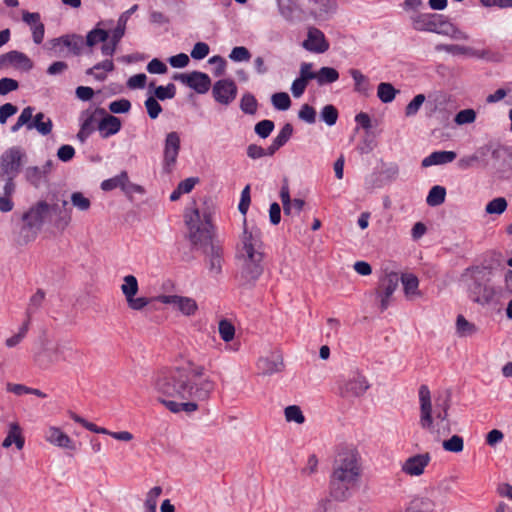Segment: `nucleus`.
<instances>
[{
	"instance_id": "obj_1",
	"label": "nucleus",
	"mask_w": 512,
	"mask_h": 512,
	"mask_svg": "<svg viewBox=\"0 0 512 512\" xmlns=\"http://www.w3.org/2000/svg\"><path fill=\"white\" fill-rule=\"evenodd\" d=\"M154 388L161 395L171 398H159L170 412H192V370L189 366L158 373Z\"/></svg>"
},
{
	"instance_id": "obj_2",
	"label": "nucleus",
	"mask_w": 512,
	"mask_h": 512,
	"mask_svg": "<svg viewBox=\"0 0 512 512\" xmlns=\"http://www.w3.org/2000/svg\"><path fill=\"white\" fill-rule=\"evenodd\" d=\"M194 250L203 254L210 275L216 277L222 272L224 250L210 212L200 214L194 209Z\"/></svg>"
},
{
	"instance_id": "obj_3",
	"label": "nucleus",
	"mask_w": 512,
	"mask_h": 512,
	"mask_svg": "<svg viewBox=\"0 0 512 512\" xmlns=\"http://www.w3.org/2000/svg\"><path fill=\"white\" fill-rule=\"evenodd\" d=\"M362 473L360 456L355 449L341 450L334 462L330 478V494L338 501L351 496V490L358 485Z\"/></svg>"
},
{
	"instance_id": "obj_4",
	"label": "nucleus",
	"mask_w": 512,
	"mask_h": 512,
	"mask_svg": "<svg viewBox=\"0 0 512 512\" xmlns=\"http://www.w3.org/2000/svg\"><path fill=\"white\" fill-rule=\"evenodd\" d=\"M262 233L256 226L249 227L244 219V228L237 248L240 275L245 283L255 282L262 274Z\"/></svg>"
},
{
	"instance_id": "obj_5",
	"label": "nucleus",
	"mask_w": 512,
	"mask_h": 512,
	"mask_svg": "<svg viewBox=\"0 0 512 512\" xmlns=\"http://www.w3.org/2000/svg\"><path fill=\"white\" fill-rule=\"evenodd\" d=\"M419 402H420V426L433 433V432H450V425L448 421V410L450 407L449 397H447L441 404L436 405L434 423L432 416V403L430 390L426 385H421L419 388Z\"/></svg>"
},
{
	"instance_id": "obj_6",
	"label": "nucleus",
	"mask_w": 512,
	"mask_h": 512,
	"mask_svg": "<svg viewBox=\"0 0 512 512\" xmlns=\"http://www.w3.org/2000/svg\"><path fill=\"white\" fill-rule=\"evenodd\" d=\"M48 216H50V204L45 200L36 202L22 215L24 224L21 227L20 236L25 243L36 238Z\"/></svg>"
},
{
	"instance_id": "obj_7",
	"label": "nucleus",
	"mask_w": 512,
	"mask_h": 512,
	"mask_svg": "<svg viewBox=\"0 0 512 512\" xmlns=\"http://www.w3.org/2000/svg\"><path fill=\"white\" fill-rule=\"evenodd\" d=\"M25 158L26 153L19 146H13L5 150L0 156V179L4 178L5 175L17 177Z\"/></svg>"
},
{
	"instance_id": "obj_8",
	"label": "nucleus",
	"mask_w": 512,
	"mask_h": 512,
	"mask_svg": "<svg viewBox=\"0 0 512 512\" xmlns=\"http://www.w3.org/2000/svg\"><path fill=\"white\" fill-rule=\"evenodd\" d=\"M399 276L396 272L385 271L379 278L375 294L380 302L381 311H385L391 303V298L398 288Z\"/></svg>"
},
{
	"instance_id": "obj_9",
	"label": "nucleus",
	"mask_w": 512,
	"mask_h": 512,
	"mask_svg": "<svg viewBox=\"0 0 512 512\" xmlns=\"http://www.w3.org/2000/svg\"><path fill=\"white\" fill-rule=\"evenodd\" d=\"M413 28L417 31H427L436 34L447 33L443 31L446 17L441 14L422 13L411 18Z\"/></svg>"
},
{
	"instance_id": "obj_10",
	"label": "nucleus",
	"mask_w": 512,
	"mask_h": 512,
	"mask_svg": "<svg viewBox=\"0 0 512 512\" xmlns=\"http://www.w3.org/2000/svg\"><path fill=\"white\" fill-rule=\"evenodd\" d=\"M501 298V289L491 285L477 283L471 290V299L482 306L497 305Z\"/></svg>"
},
{
	"instance_id": "obj_11",
	"label": "nucleus",
	"mask_w": 512,
	"mask_h": 512,
	"mask_svg": "<svg viewBox=\"0 0 512 512\" xmlns=\"http://www.w3.org/2000/svg\"><path fill=\"white\" fill-rule=\"evenodd\" d=\"M238 88L231 79H220L212 87V95L216 102L228 106L237 97Z\"/></svg>"
},
{
	"instance_id": "obj_12",
	"label": "nucleus",
	"mask_w": 512,
	"mask_h": 512,
	"mask_svg": "<svg viewBox=\"0 0 512 512\" xmlns=\"http://www.w3.org/2000/svg\"><path fill=\"white\" fill-rule=\"evenodd\" d=\"M369 388V383L362 374L355 372L348 379L341 381L340 393L344 397L362 396Z\"/></svg>"
},
{
	"instance_id": "obj_13",
	"label": "nucleus",
	"mask_w": 512,
	"mask_h": 512,
	"mask_svg": "<svg viewBox=\"0 0 512 512\" xmlns=\"http://www.w3.org/2000/svg\"><path fill=\"white\" fill-rule=\"evenodd\" d=\"M308 14L316 21H326L336 14L337 0H309Z\"/></svg>"
},
{
	"instance_id": "obj_14",
	"label": "nucleus",
	"mask_w": 512,
	"mask_h": 512,
	"mask_svg": "<svg viewBox=\"0 0 512 512\" xmlns=\"http://www.w3.org/2000/svg\"><path fill=\"white\" fill-rule=\"evenodd\" d=\"M180 150V137L177 132L167 134L163 152V169L169 173L176 163V159Z\"/></svg>"
},
{
	"instance_id": "obj_15",
	"label": "nucleus",
	"mask_w": 512,
	"mask_h": 512,
	"mask_svg": "<svg viewBox=\"0 0 512 512\" xmlns=\"http://www.w3.org/2000/svg\"><path fill=\"white\" fill-rule=\"evenodd\" d=\"M95 113L102 117L98 122L97 128L103 139L109 138L121 130L122 122L118 117L108 114L106 110L101 107L96 108Z\"/></svg>"
},
{
	"instance_id": "obj_16",
	"label": "nucleus",
	"mask_w": 512,
	"mask_h": 512,
	"mask_svg": "<svg viewBox=\"0 0 512 512\" xmlns=\"http://www.w3.org/2000/svg\"><path fill=\"white\" fill-rule=\"evenodd\" d=\"M214 389V382L204 368L194 367V398L205 400Z\"/></svg>"
},
{
	"instance_id": "obj_17",
	"label": "nucleus",
	"mask_w": 512,
	"mask_h": 512,
	"mask_svg": "<svg viewBox=\"0 0 512 512\" xmlns=\"http://www.w3.org/2000/svg\"><path fill=\"white\" fill-rule=\"evenodd\" d=\"M66 361L65 347L56 345L46 348L35 357L36 364L42 369H49L51 366Z\"/></svg>"
},
{
	"instance_id": "obj_18",
	"label": "nucleus",
	"mask_w": 512,
	"mask_h": 512,
	"mask_svg": "<svg viewBox=\"0 0 512 512\" xmlns=\"http://www.w3.org/2000/svg\"><path fill=\"white\" fill-rule=\"evenodd\" d=\"M257 368L259 373L265 376L279 373L284 368L283 357L278 351L270 352L258 359Z\"/></svg>"
},
{
	"instance_id": "obj_19",
	"label": "nucleus",
	"mask_w": 512,
	"mask_h": 512,
	"mask_svg": "<svg viewBox=\"0 0 512 512\" xmlns=\"http://www.w3.org/2000/svg\"><path fill=\"white\" fill-rule=\"evenodd\" d=\"M431 457L429 453L416 454L407 458L402 466L401 470L404 474L417 477L424 473L425 468L430 463Z\"/></svg>"
},
{
	"instance_id": "obj_20",
	"label": "nucleus",
	"mask_w": 512,
	"mask_h": 512,
	"mask_svg": "<svg viewBox=\"0 0 512 512\" xmlns=\"http://www.w3.org/2000/svg\"><path fill=\"white\" fill-rule=\"evenodd\" d=\"M303 47L314 53H324L329 49L324 33L318 28H309L307 38L303 42Z\"/></svg>"
},
{
	"instance_id": "obj_21",
	"label": "nucleus",
	"mask_w": 512,
	"mask_h": 512,
	"mask_svg": "<svg viewBox=\"0 0 512 512\" xmlns=\"http://www.w3.org/2000/svg\"><path fill=\"white\" fill-rule=\"evenodd\" d=\"M100 187L103 191H111L118 187H120L123 191L140 192L142 190L141 186L131 184L129 182L128 174L126 171H122L119 175L102 181Z\"/></svg>"
},
{
	"instance_id": "obj_22",
	"label": "nucleus",
	"mask_w": 512,
	"mask_h": 512,
	"mask_svg": "<svg viewBox=\"0 0 512 512\" xmlns=\"http://www.w3.org/2000/svg\"><path fill=\"white\" fill-rule=\"evenodd\" d=\"M68 201L63 200L62 205L53 204L50 205V215H54L55 219L53 225L59 230H64L71 222V210L67 209Z\"/></svg>"
},
{
	"instance_id": "obj_23",
	"label": "nucleus",
	"mask_w": 512,
	"mask_h": 512,
	"mask_svg": "<svg viewBox=\"0 0 512 512\" xmlns=\"http://www.w3.org/2000/svg\"><path fill=\"white\" fill-rule=\"evenodd\" d=\"M96 116H99L94 111L85 110L81 113L80 119V130L77 133V139L81 143H85L88 137L94 132L95 130V122H96Z\"/></svg>"
},
{
	"instance_id": "obj_24",
	"label": "nucleus",
	"mask_w": 512,
	"mask_h": 512,
	"mask_svg": "<svg viewBox=\"0 0 512 512\" xmlns=\"http://www.w3.org/2000/svg\"><path fill=\"white\" fill-rule=\"evenodd\" d=\"M156 300L163 304H171L184 315L192 313V302L188 297H181L177 295H159Z\"/></svg>"
},
{
	"instance_id": "obj_25",
	"label": "nucleus",
	"mask_w": 512,
	"mask_h": 512,
	"mask_svg": "<svg viewBox=\"0 0 512 512\" xmlns=\"http://www.w3.org/2000/svg\"><path fill=\"white\" fill-rule=\"evenodd\" d=\"M457 154L454 151H435L422 160V167L434 165H443L451 163L456 159Z\"/></svg>"
},
{
	"instance_id": "obj_26",
	"label": "nucleus",
	"mask_w": 512,
	"mask_h": 512,
	"mask_svg": "<svg viewBox=\"0 0 512 512\" xmlns=\"http://www.w3.org/2000/svg\"><path fill=\"white\" fill-rule=\"evenodd\" d=\"M47 441L51 444L56 445L61 448H66L69 450L75 449V444L72 439L62 432L59 428L51 427L46 436Z\"/></svg>"
},
{
	"instance_id": "obj_27",
	"label": "nucleus",
	"mask_w": 512,
	"mask_h": 512,
	"mask_svg": "<svg viewBox=\"0 0 512 512\" xmlns=\"http://www.w3.org/2000/svg\"><path fill=\"white\" fill-rule=\"evenodd\" d=\"M60 43L63 44L65 47L69 48V50L74 55H79L84 46V41H83L82 36L75 35V34L61 36L59 38H54L52 40L53 46H56Z\"/></svg>"
},
{
	"instance_id": "obj_28",
	"label": "nucleus",
	"mask_w": 512,
	"mask_h": 512,
	"mask_svg": "<svg viewBox=\"0 0 512 512\" xmlns=\"http://www.w3.org/2000/svg\"><path fill=\"white\" fill-rule=\"evenodd\" d=\"M12 444H15L18 450L23 449L25 444L21 428L16 422L10 424L8 434L2 442V447L9 448Z\"/></svg>"
},
{
	"instance_id": "obj_29",
	"label": "nucleus",
	"mask_w": 512,
	"mask_h": 512,
	"mask_svg": "<svg viewBox=\"0 0 512 512\" xmlns=\"http://www.w3.org/2000/svg\"><path fill=\"white\" fill-rule=\"evenodd\" d=\"M7 63L14 65H22L27 70L32 68L31 60L24 53L16 50L10 51L0 56V67L4 66Z\"/></svg>"
},
{
	"instance_id": "obj_30",
	"label": "nucleus",
	"mask_w": 512,
	"mask_h": 512,
	"mask_svg": "<svg viewBox=\"0 0 512 512\" xmlns=\"http://www.w3.org/2000/svg\"><path fill=\"white\" fill-rule=\"evenodd\" d=\"M399 280L402 282L404 294L408 299L420 296V291L418 289L419 280L414 274H403Z\"/></svg>"
},
{
	"instance_id": "obj_31",
	"label": "nucleus",
	"mask_w": 512,
	"mask_h": 512,
	"mask_svg": "<svg viewBox=\"0 0 512 512\" xmlns=\"http://www.w3.org/2000/svg\"><path fill=\"white\" fill-rule=\"evenodd\" d=\"M279 14L286 21L292 22L299 10V5L295 0H276Z\"/></svg>"
},
{
	"instance_id": "obj_32",
	"label": "nucleus",
	"mask_w": 512,
	"mask_h": 512,
	"mask_svg": "<svg viewBox=\"0 0 512 512\" xmlns=\"http://www.w3.org/2000/svg\"><path fill=\"white\" fill-rule=\"evenodd\" d=\"M42 112L37 113L33 120H30L28 123V130L36 129L41 135H48L51 133L53 128V123L50 118H46Z\"/></svg>"
},
{
	"instance_id": "obj_33",
	"label": "nucleus",
	"mask_w": 512,
	"mask_h": 512,
	"mask_svg": "<svg viewBox=\"0 0 512 512\" xmlns=\"http://www.w3.org/2000/svg\"><path fill=\"white\" fill-rule=\"evenodd\" d=\"M338 79L339 73L332 67H322L316 72V81L319 86L334 83Z\"/></svg>"
},
{
	"instance_id": "obj_34",
	"label": "nucleus",
	"mask_w": 512,
	"mask_h": 512,
	"mask_svg": "<svg viewBox=\"0 0 512 512\" xmlns=\"http://www.w3.org/2000/svg\"><path fill=\"white\" fill-rule=\"evenodd\" d=\"M25 178L35 188H39L47 181L45 171L40 169L38 166L28 167L25 170Z\"/></svg>"
},
{
	"instance_id": "obj_35",
	"label": "nucleus",
	"mask_w": 512,
	"mask_h": 512,
	"mask_svg": "<svg viewBox=\"0 0 512 512\" xmlns=\"http://www.w3.org/2000/svg\"><path fill=\"white\" fill-rule=\"evenodd\" d=\"M45 299V292L42 289H37V291L30 297L28 306L26 308V317L32 319L33 315L37 313V311L42 306Z\"/></svg>"
},
{
	"instance_id": "obj_36",
	"label": "nucleus",
	"mask_w": 512,
	"mask_h": 512,
	"mask_svg": "<svg viewBox=\"0 0 512 512\" xmlns=\"http://www.w3.org/2000/svg\"><path fill=\"white\" fill-rule=\"evenodd\" d=\"M456 332L459 337H468L477 332V327L463 315H458L456 319Z\"/></svg>"
},
{
	"instance_id": "obj_37",
	"label": "nucleus",
	"mask_w": 512,
	"mask_h": 512,
	"mask_svg": "<svg viewBox=\"0 0 512 512\" xmlns=\"http://www.w3.org/2000/svg\"><path fill=\"white\" fill-rule=\"evenodd\" d=\"M446 189L443 186H433L426 198V202L429 206L435 207L441 205L445 201Z\"/></svg>"
},
{
	"instance_id": "obj_38",
	"label": "nucleus",
	"mask_w": 512,
	"mask_h": 512,
	"mask_svg": "<svg viewBox=\"0 0 512 512\" xmlns=\"http://www.w3.org/2000/svg\"><path fill=\"white\" fill-rule=\"evenodd\" d=\"M139 291V285L137 278L134 275H126L123 278V284L121 285V292L128 299L132 296H136Z\"/></svg>"
},
{
	"instance_id": "obj_39",
	"label": "nucleus",
	"mask_w": 512,
	"mask_h": 512,
	"mask_svg": "<svg viewBox=\"0 0 512 512\" xmlns=\"http://www.w3.org/2000/svg\"><path fill=\"white\" fill-rule=\"evenodd\" d=\"M240 109L245 114L254 115L258 109V102L255 96L249 92L244 93L240 100Z\"/></svg>"
},
{
	"instance_id": "obj_40",
	"label": "nucleus",
	"mask_w": 512,
	"mask_h": 512,
	"mask_svg": "<svg viewBox=\"0 0 512 512\" xmlns=\"http://www.w3.org/2000/svg\"><path fill=\"white\" fill-rule=\"evenodd\" d=\"M397 90L390 83L382 82L378 85L377 96L383 103H390L395 99Z\"/></svg>"
},
{
	"instance_id": "obj_41",
	"label": "nucleus",
	"mask_w": 512,
	"mask_h": 512,
	"mask_svg": "<svg viewBox=\"0 0 512 512\" xmlns=\"http://www.w3.org/2000/svg\"><path fill=\"white\" fill-rule=\"evenodd\" d=\"M409 506L413 512H431L434 508V503L427 497H416L410 502Z\"/></svg>"
},
{
	"instance_id": "obj_42",
	"label": "nucleus",
	"mask_w": 512,
	"mask_h": 512,
	"mask_svg": "<svg viewBox=\"0 0 512 512\" xmlns=\"http://www.w3.org/2000/svg\"><path fill=\"white\" fill-rule=\"evenodd\" d=\"M507 201L503 197H497L492 199L486 204L485 212L487 214H497L500 215L505 212L507 209Z\"/></svg>"
},
{
	"instance_id": "obj_43",
	"label": "nucleus",
	"mask_w": 512,
	"mask_h": 512,
	"mask_svg": "<svg viewBox=\"0 0 512 512\" xmlns=\"http://www.w3.org/2000/svg\"><path fill=\"white\" fill-rule=\"evenodd\" d=\"M210 86L211 80L207 74L194 71V91L197 93H206Z\"/></svg>"
},
{
	"instance_id": "obj_44",
	"label": "nucleus",
	"mask_w": 512,
	"mask_h": 512,
	"mask_svg": "<svg viewBox=\"0 0 512 512\" xmlns=\"http://www.w3.org/2000/svg\"><path fill=\"white\" fill-rule=\"evenodd\" d=\"M34 110L35 109L32 106L25 107L22 110L21 114L19 115L16 123L11 127V132H13V133L17 132L24 125L28 129V123L33 118Z\"/></svg>"
},
{
	"instance_id": "obj_45",
	"label": "nucleus",
	"mask_w": 512,
	"mask_h": 512,
	"mask_svg": "<svg viewBox=\"0 0 512 512\" xmlns=\"http://www.w3.org/2000/svg\"><path fill=\"white\" fill-rule=\"evenodd\" d=\"M320 118L328 126H333L338 120V110L331 104L325 105L320 112Z\"/></svg>"
},
{
	"instance_id": "obj_46",
	"label": "nucleus",
	"mask_w": 512,
	"mask_h": 512,
	"mask_svg": "<svg viewBox=\"0 0 512 512\" xmlns=\"http://www.w3.org/2000/svg\"><path fill=\"white\" fill-rule=\"evenodd\" d=\"M271 102L274 108L280 111H286L291 106L290 97L285 92H278L273 94L271 97Z\"/></svg>"
},
{
	"instance_id": "obj_47",
	"label": "nucleus",
	"mask_w": 512,
	"mask_h": 512,
	"mask_svg": "<svg viewBox=\"0 0 512 512\" xmlns=\"http://www.w3.org/2000/svg\"><path fill=\"white\" fill-rule=\"evenodd\" d=\"M351 77L354 80V89L357 92L363 93L368 90V79L367 77L357 69H351L349 71Z\"/></svg>"
},
{
	"instance_id": "obj_48",
	"label": "nucleus",
	"mask_w": 512,
	"mask_h": 512,
	"mask_svg": "<svg viewBox=\"0 0 512 512\" xmlns=\"http://www.w3.org/2000/svg\"><path fill=\"white\" fill-rule=\"evenodd\" d=\"M70 199L72 205L79 211L85 212L91 207L90 199L85 197L82 192H73Z\"/></svg>"
},
{
	"instance_id": "obj_49",
	"label": "nucleus",
	"mask_w": 512,
	"mask_h": 512,
	"mask_svg": "<svg viewBox=\"0 0 512 512\" xmlns=\"http://www.w3.org/2000/svg\"><path fill=\"white\" fill-rule=\"evenodd\" d=\"M108 37L109 34L106 30L95 28L88 32L86 36V44L92 47L99 42H106Z\"/></svg>"
},
{
	"instance_id": "obj_50",
	"label": "nucleus",
	"mask_w": 512,
	"mask_h": 512,
	"mask_svg": "<svg viewBox=\"0 0 512 512\" xmlns=\"http://www.w3.org/2000/svg\"><path fill=\"white\" fill-rule=\"evenodd\" d=\"M443 31H446L447 33H440V35L448 36L455 40H467L468 35L455 27L453 24H451L447 19L444 22L443 25Z\"/></svg>"
},
{
	"instance_id": "obj_51",
	"label": "nucleus",
	"mask_w": 512,
	"mask_h": 512,
	"mask_svg": "<svg viewBox=\"0 0 512 512\" xmlns=\"http://www.w3.org/2000/svg\"><path fill=\"white\" fill-rule=\"evenodd\" d=\"M442 446L448 452L459 453L464 448V441L461 436L453 435L450 439L443 441Z\"/></svg>"
},
{
	"instance_id": "obj_52",
	"label": "nucleus",
	"mask_w": 512,
	"mask_h": 512,
	"mask_svg": "<svg viewBox=\"0 0 512 512\" xmlns=\"http://www.w3.org/2000/svg\"><path fill=\"white\" fill-rule=\"evenodd\" d=\"M475 120L476 112L471 108L460 110L454 117V122L457 125L471 124Z\"/></svg>"
},
{
	"instance_id": "obj_53",
	"label": "nucleus",
	"mask_w": 512,
	"mask_h": 512,
	"mask_svg": "<svg viewBox=\"0 0 512 512\" xmlns=\"http://www.w3.org/2000/svg\"><path fill=\"white\" fill-rule=\"evenodd\" d=\"M154 94L155 98L161 101L172 99L176 94V87L173 83H169L166 86H158L155 89Z\"/></svg>"
},
{
	"instance_id": "obj_54",
	"label": "nucleus",
	"mask_w": 512,
	"mask_h": 512,
	"mask_svg": "<svg viewBox=\"0 0 512 512\" xmlns=\"http://www.w3.org/2000/svg\"><path fill=\"white\" fill-rule=\"evenodd\" d=\"M425 95L424 94H418L416 95L406 106L405 108V115L407 117L414 116L418 113L421 106L423 105L425 101Z\"/></svg>"
},
{
	"instance_id": "obj_55",
	"label": "nucleus",
	"mask_w": 512,
	"mask_h": 512,
	"mask_svg": "<svg viewBox=\"0 0 512 512\" xmlns=\"http://www.w3.org/2000/svg\"><path fill=\"white\" fill-rule=\"evenodd\" d=\"M192 191V177H188L181 181L177 188L171 193L170 200L177 201L182 194L189 193Z\"/></svg>"
},
{
	"instance_id": "obj_56",
	"label": "nucleus",
	"mask_w": 512,
	"mask_h": 512,
	"mask_svg": "<svg viewBox=\"0 0 512 512\" xmlns=\"http://www.w3.org/2000/svg\"><path fill=\"white\" fill-rule=\"evenodd\" d=\"M274 122L271 121V120H261L259 121L255 127H254V130H255V133L260 137V138H267L273 131L274 129Z\"/></svg>"
},
{
	"instance_id": "obj_57",
	"label": "nucleus",
	"mask_w": 512,
	"mask_h": 512,
	"mask_svg": "<svg viewBox=\"0 0 512 512\" xmlns=\"http://www.w3.org/2000/svg\"><path fill=\"white\" fill-rule=\"evenodd\" d=\"M229 58L234 62H247L251 58V53L246 47L237 46L232 49Z\"/></svg>"
},
{
	"instance_id": "obj_58",
	"label": "nucleus",
	"mask_w": 512,
	"mask_h": 512,
	"mask_svg": "<svg viewBox=\"0 0 512 512\" xmlns=\"http://www.w3.org/2000/svg\"><path fill=\"white\" fill-rule=\"evenodd\" d=\"M219 334L223 341L229 342L234 338L235 328L227 320H221L219 323Z\"/></svg>"
},
{
	"instance_id": "obj_59",
	"label": "nucleus",
	"mask_w": 512,
	"mask_h": 512,
	"mask_svg": "<svg viewBox=\"0 0 512 512\" xmlns=\"http://www.w3.org/2000/svg\"><path fill=\"white\" fill-rule=\"evenodd\" d=\"M285 417L288 422H296L298 424H302L305 420V417L298 406L292 405L288 406L285 409Z\"/></svg>"
},
{
	"instance_id": "obj_60",
	"label": "nucleus",
	"mask_w": 512,
	"mask_h": 512,
	"mask_svg": "<svg viewBox=\"0 0 512 512\" xmlns=\"http://www.w3.org/2000/svg\"><path fill=\"white\" fill-rule=\"evenodd\" d=\"M298 117L308 124H314L316 122V111L312 106L303 104L298 112Z\"/></svg>"
},
{
	"instance_id": "obj_61",
	"label": "nucleus",
	"mask_w": 512,
	"mask_h": 512,
	"mask_svg": "<svg viewBox=\"0 0 512 512\" xmlns=\"http://www.w3.org/2000/svg\"><path fill=\"white\" fill-rule=\"evenodd\" d=\"M126 23L127 16L125 14H122L117 21V26L111 32V38L112 40H114V42L121 41L122 37L125 34Z\"/></svg>"
},
{
	"instance_id": "obj_62",
	"label": "nucleus",
	"mask_w": 512,
	"mask_h": 512,
	"mask_svg": "<svg viewBox=\"0 0 512 512\" xmlns=\"http://www.w3.org/2000/svg\"><path fill=\"white\" fill-rule=\"evenodd\" d=\"M145 107L147 109V113L151 119H156L159 114L162 112V107L157 101V98L152 96L148 97L145 101Z\"/></svg>"
},
{
	"instance_id": "obj_63",
	"label": "nucleus",
	"mask_w": 512,
	"mask_h": 512,
	"mask_svg": "<svg viewBox=\"0 0 512 512\" xmlns=\"http://www.w3.org/2000/svg\"><path fill=\"white\" fill-rule=\"evenodd\" d=\"M162 494V488L160 486H155L151 488L147 494L144 502V508L157 507L158 498Z\"/></svg>"
},
{
	"instance_id": "obj_64",
	"label": "nucleus",
	"mask_w": 512,
	"mask_h": 512,
	"mask_svg": "<svg viewBox=\"0 0 512 512\" xmlns=\"http://www.w3.org/2000/svg\"><path fill=\"white\" fill-rule=\"evenodd\" d=\"M131 109V102L128 99H119L111 102L109 104V110L112 113L120 114L127 113Z\"/></svg>"
}]
</instances>
